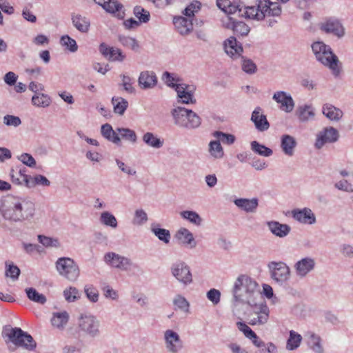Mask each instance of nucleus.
Segmentation results:
<instances>
[{
  "label": "nucleus",
  "mask_w": 353,
  "mask_h": 353,
  "mask_svg": "<svg viewBox=\"0 0 353 353\" xmlns=\"http://www.w3.org/2000/svg\"><path fill=\"white\" fill-rule=\"evenodd\" d=\"M34 210L32 202L15 199L5 201L0 207V212L4 219L12 221H21L32 218Z\"/></svg>",
  "instance_id": "f257e3e1"
},
{
  "label": "nucleus",
  "mask_w": 353,
  "mask_h": 353,
  "mask_svg": "<svg viewBox=\"0 0 353 353\" xmlns=\"http://www.w3.org/2000/svg\"><path fill=\"white\" fill-rule=\"evenodd\" d=\"M234 296L236 300L252 305L257 297L260 296V291L257 283L246 275L239 276L234 286Z\"/></svg>",
  "instance_id": "f03ea898"
},
{
  "label": "nucleus",
  "mask_w": 353,
  "mask_h": 353,
  "mask_svg": "<svg viewBox=\"0 0 353 353\" xmlns=\"http://www.w3.org/2000/svg\"><path fill=\"white\" fill-rule=\"evenodd\" d=\"M243 14L245 18L263 19L267 16H279L281 13V7L277 2L270 0H258L256 6L245 7L243 8Z\"/></svg>",
  "instance_id": "7ed1b4c3"
},
{
  "label": "nucleus",
  "mask_w": 353,
  "mask_h": 353,
  "mask_svg": "<svg viewBox=\"0 0 353 353\" xmlns=\"http://www.w3.org/2000/svg\"><path fill=\"white\" fill-rule=\"evenodd\" d=\"M163 80L169 87L175 89L178 97L181 99L183 103H194L196 100L194 99L193 93L194 88L189 85L180 83V79L175 78L173 74L165 72L162 77Z\"/></svg>",
  "instance_id": "20e7f679"
},
{
  "label": "nucleus",
  "mask_w": 353,
  "mask_h": 353,
  "mask_svg": "<svg viewBox=\"0 0 353 353\" xmlns=\"http://www.w3.org/2000/svg\"><path fill=\"white\" fill-rule=\"evenodd\" d=\"M6 336L17 346L32 351L37 347V343L32 336L19 327L10 328L6 330Z\"/></svg>",
  "instance_id": "39448f33"
},
{
  "label": "nucleus",
  "mask_w": 353,
  "mask_h": 353,
  "mask_svg": "<svg viewBox=\"0 0 353 353\" xmlns=\"http://www.w3.org/2000/svg\"><path fill=\"white\" fill-rule=\"evenodd\" d=\"M317 59L323 65L328 66L335 74L339 72L337 57L333 54L330 46H311Z\"/></svg>",
  "instance_id": "423d86ee"
},
{
  "label": "nucleus",
  "mask_w": 353,
  "mask_h": 353,
  "mask_svg": "<svg viewBox=\"0 0 353 353\" xmlns=\"http://www.w3.org/2000/svg\"><path fill=\"white\" fill-rule=\"evenodd\" d=\"M172 114L176 123L178 125L194 128L201 124L199 117L192 110L186 108L178 107L173 110Z\"/></svg>",
  "instance_id": "0eeeda50"
},
{
  "label": "nucleus",
  "mask_w": 353,
  "mask_h": 353,
  "mask_svg": "<svg viewBox=\"0 0 353 353\" xmlns=\"http://www.w3.org/2000/svg\"><path fill=\"white\" fill-rule=\"evenodd\" d=\"M56 268L59 274L69 281H74L79 276V266L70 258H59L56 262Z\"/></svg>",
  "instance_id": "6e6552de"
},
{
  "label": "nucleus",
  "mask_w": 353,
  "mask_h": 353,
  "mask_svg": "<svg viewBox=\"0 0 353 353\" xmlns=\"http://www.w3.org/2000/svg\"><path fill=\"white\" fill-rule=\"evenodd\" d=\"M252 310L248 314V323L251 325H263L268 322L270 310L265 303L251 305Z\"/></svg>",
  "instance_id": "1a4fd4ad"
},
{
  "label": "nucleus",
  "mask_w": 353,
  "mask_h": 353,
  "mask_svg": "<svg viewBox=\"0 0 353 353\" xmlns=\"http://www.w3.org/2000/svg\"><path fill=\"white\" fill-rule=\"evenodd\" d=\"M78 332L95 336L99 333V322L93 316H81L78 321Z\"/></svg>",
  "instance_id": "9d476101"
},
{
  "label": "nucleus",
  "mask_w": 353,
  "mask_h": 353,
  "mask_svg": "<svg viewBox=\"0 0 353 353\" xmlns=\"http://www.w3.org/2000/svg\"><path fill=\"white\" fill-rule=\"evenodd\" d=\"M320 30L341 38L345 34V29L341 22L335 18H328L319 24Z\"/></svg>",
  "instance_id": "9b49d317"
},
{
  "label": "nucleus",
  "mask_w": 353,
  "mask_h": 353,
  "mask_svg": "<svg viewBox=\"0 0 353 353\" xmlns=\"http://www.w3.org/2000/svg\"><path fill=\"white\" fill-rule=\"evenodd\" d=\"M272 278L277 282L288 280L290 276V268L283 262H271L268 264Z\"/></svg>",
  "instance_id": "f8f14e48"
},
{
  "label": "nucleus",
  "mask_w": 353,
  "mask_h": 353,
  "mask_svg": "<svg viewBox=\"0 0 353 353\" xmlns=\"http://www.w3.org/2000/svg\"><path fill=\"white\" fill-rule=\"evenodd\" d=\"M172 272L177 280L184 284L190 283L192 281L190 269L184 263L174 264L172 268Z\"/></svg>",
  "instance_id": "ddd939ff"
},
{
  "label": "nucleus",
  "mask_w": 353,
  "mask_h": 353,
  "mask_svg": "<svg viewBox=\"0 0 353 353\" xmlns=\"http://www.w3.org/2000/svg\"><path fill=\"white\" fill-rule=\"evenodd\" d=\"M105 261L112 267L121 270H127L131 265L130 259L114 252L107 253L105 255Z\"/></svg>",
  "instance_id": "4468645a"
},
{
  "label": "nucleus",
  "mask_w": 353,
  "mask_h": 353,
  "mask_svg": "<svg viewBox=\"0 0 353 353\" xmlns=\"http://www.w3.org/2000/svg\"><path fill=\"white\" fill-rule=\"evenodd\" d=\"M292 217L297 221L303 224H313L316 221V217L312 210L305 208L292 211Z\"/></svg>",
  "instance_id": "2eb2a0df"
},
{
  "label": "nucleus",
  "mask_w": 353,
  "mask_h": 353,
  "mask_svg": "<svg viewBox=\"0 0 353 353\" xmlns=\"http://www.w3.org/2000/svg\"><path fill=\"white\" fill-rule=\"evenodd\" d=\"M338 139V132L333 128H326L321 132L316 139L315 146L321 148L326 143L334 142Z\"/></svg>",
  "instance_id": "dca6fc26"
},
{
  "label": "nucleus",
  "mask_w": 353,
  "mask_h": 353,
  "mask_svg": "<svg viewBox=\"0 0 353 353\" xmlns=\"http://www.w3.org/2000/svg\"><path fill=\"white\" fill-rule=\"evenodd\" d=\"M273 99L280 104V108L286 112L292 111L294 103L290 95L287 94L285 92H276L273 95Z\"/></svg>",
  "instance_id": "f3484780"
},
{
  "label": "nucleus",
  "mask_w": 353,
  "mask_h": 353,
  "mask_svg": "<svg viewBox=\"0 0 353 353\" xmlns=\"http://www.w3.org/2000/svg\"><path fill=\"white\" fill-rule=\"evenodd\" d=\"M165 340L167 348L172 352H176L182 347V342L179 334L173 330L165 331Z\"/></svg>",
  "instance_id": "a211bd4d"
},
{
  "label": "nucleus",
  "mask_w": 353,
  "mask_h": 353,
  "mask_svg": "<svg viewBox=\"0 0 353 353\" xmlns=\"http://www.w3.org/2000/svg\"><path fill=\"white\" fill-rule=\"evenodd\" d=\"M251 120L259 131L267 130L270 127L266 116L263 114L262 110L259 107L256 108L252 112Z\"/></svg>",
  "instance_id": "6ab92c4d"
},
{
  "label": "nucleus",
  "mask_w": 353,
  "mask_h": 353,
  "mask_svg": "<svg viewBox=\"0 0 353 353\" xmlns=\"http://www.w3.org/2000/svg\"><path fill=\"white\" fill-rule=\"evenodd\" d=\"M99 50L110 61H122L125 58V55L116 46H100Z\"/></svg>",
  "instance_id": "aec40b11"
},
{
  "label": "nucleus",
  "mask_w": 353,
  "mask_h": 353,
  "mask_svg": "<svg viewBox=\"0 0 353 353\" xmlns=\"http://www.w3.org/2000/svg\"><path fill=\"white\" fill-rule=\"evenodd\" d=\"M26 168L12 169L10 172L12 182L16 185L24 184L27 187L30 176L26 174Z\"/></svg>",
  "instance_id": "412c9836"
},
{
  "label": "nucleus",
  "mask_w": 353,
  "mask_h": 353,
  "mask_svg": "<svg viewBox=\"0 0 353 353\" xmlns=\"http://www.w3.org/2000/svg\"><path fill=\"white\" fill-rule=\"evenodd\" d=\"M315 262L311 258H304L295 264V269L298 275L305 276L314 268Z\"/></svg>",
  "instance_id": "4be33fe9"
},
{
  "label": "nucleus",
  "mask_w": 353,
  "mask_h": 353,
  "mask_svg": "<svg viewBox=\"0 0 353 353\" xmlns=\"http://www.w3.org/2000/svg\"><path fill=\"white\" fill-rule=\"evenodd\" d=\"M174 24L179 33L182 35L188 34L193 29L192 21L183 17L174 18Z\"/></svg>",
  "instance_id": "5701e85b"
},
{
  "label": "nucleus",
  "mask_w": 353,
  "mask_h": 353,
  "mask_svg": "<svg viewBox=\"0 0 353 353\" xmlns=\"http://www.w3.org/2000/svg\"><path fill=\"white\" fill-rule=\"evenodd\" d=\"M157 83V78L152 72H142L139 78V85L143 88L154 87Z\"/></svg>",
  "instance_id": "b1692460"
},
{
  "label": "nucleus",
  "mask_w": 353,
  "mask_h": 353,
  "mask_svg": "<svg viewBox=\"0 0 353 353\" xmlns=\"http://www.w3.org/2000/svg\"><path fill=\"white\" fill-rule=\"evenodd\" d=\"M69 320V314L67 312H54L51 319L52 325L57 329L63 330Z\"/></svg>",
  "instance_id": "393cba45"
},
{
  "label": "nucleus",
  "mask_w": 353,
  "mask_h": 353,
  "mask_svg": "<svg viewBox=\"0 0 353 353\" xmlns=\"http://www.w3.org/2000/svg\"><path fill=\"white\" fill-rule=\"evenodd\" d=\"M270 231L279 237H283L288 235L290 231V227L286 224H281L276 221L268 223Z\"/></svg>",
  "instance_id": "a878e982"
},
{
  "label": "nucleus",
  "mask_w": 353,
  "mask_h": 353,
  "mask_svg": "<svg viewBox=\"0 0 353 353\" xmlns=\"http://www.w3.org/2000/svg\"><path fill=\"white\" fill-rule=\"evenodd\" d=\"M323 113L332 121H339L343 116V112L340 109L329 103L323 105Z\"/></svg>",
  "instance_id": "bb28decb"
},
{
  "label": "nucleus",
  "mask_w": 353,
  "mask_h": 353,
  "mask_svg": "<svg viewBox=\"0 0 353 353\" xmlns=\"http://www.w3.org/2000/svg\"><path fill=\"white\" fill-rule=\"evenodd\" d=\"M234 203L246 212H253L258 206V200L256 199H238L234 201Z\"/></svg>",
  "instance_id": "cd10ccee"
},
{
  "label": "nucleus",
  "mask_w": 353,
  "mask_h": 353,
  "mask_svg": "<svg viewBox=\"0 0 353 353\" xmlns=\"http://www.w3.org/2000/svg\"><path fill=\"white\" fill-rule=\"evenodd\" d=\"M176 237L182 243L190 245L191 248L196 245L192 234L186 228H181L176 234Z\"/></svg>",
  "instance_id": "c85d7f7f"
},
{
  "label": "nucleus",
  "mask_w": 353,
  "mask_h": 353,
  "mask_svg": "<svg viewBox=\"0 0 353 353\" xmlns=\"http://www.w3.org/2000/svg\"><path fill=\"white\" fill-rule=\"evenodd\" d=\"M101 134L105 139L114 143L119 144L121 141V139L118 134L108 123H105L101 126Z\"/></svg>",
  "instance_id": "c756f323"
},
{
  "label": "nucleus",
  "mask_w": 353,
  "mask_h": 353,
  "mask_svg": "<svg viewBox=\"0 0 353 353\" xmlns=\"http://www.w3.org/2000/svg\"><path fill=\"white\" fill-rule=\"evenodd\" d=\"M114 112L123 115L128 106V102L121 97H114L112 99Z\"/></svg>",
  "instance_id": "7c9ffc66"
},
{
  "label": "nucleus",
  "mask_w": 353,
  "mask_h": 353,
  "mask_svg": "<svg viewBox=\"0 0 353 353\" xmlns=\"http://www.w3.org/2000/svg\"><path fill=\"white\" fill-rule=\"evenodd\" d=\"M302 341V336L294 330L290 331V336L287 341L286 349L294 350L297 349Z\"/></svg>",
  "instance_id": "2f4dec72"
},
{
  "label": "nucleus",
  "mask_w": 353,
  "mask_h": 353,
  "mask_svg": "<svg viewBox=\"0 0 353 353\" xmlns=\"http://www.w3.org/2000/svg\"><path fill=\"white\" fill-rule=\"evenodd\" d=\"M72 19L73 25L78 30L82 32H85L88 30L90 21L85 17L77 14L73 16Z\"/></svg>",
  "instance_id": "473e14b6"
},
{
  "label": "nucleus",
  "mask_w": 353,
  "mask_h": 353,
  "mask_svg": "<svg viewBox=\"0 0 353 353\" xmlns=\"http://www.w3.org/2000/svg\"><path fill=\"white\" fill-rule=\"evenodd\" d=\"M50 97L43 93H37L32 97V102L33 105L37 107L46 108L51 103Z\"/></svg>",
  "instance_id": "72a5a7b5"
},
{
  "label": "nucleus",
  "mask_w": 353,
  "mask_h": 353,
  "mask_svg": "<svg viewBox=\"0 0 353 353\" xmlns=\"http://www.w3.org/2000/svg\"><path fill=\"white\" fill-rule=\"evenodd\" d=\"M296 145V142L293 137L289 135H285L283 137L281 147L284 152L288 155H292L293 149Z\"/></svg>",
  "instance_id": "f704fd0d"
},
{
  "label": "nucleus",
  "mask_w": 353,
  "mask_h": 353,
  "mask_svg": "<svg viewBox=\"0 0 353 353\" xmlns=\"http://www.w3.org/2000/svg\"><path fill=\"white\" fill-rule=\"evenodd\" d=\"M50 184V181L44 176L38 174L34 176H30L28 181L27 187L33 188L36 185L49 186Z\"/></svg>",
  "instance_id": "c9c22d12"
},
{
  "label": "nucleus",
  "mask_w": 353,
  "mask_h": 353,
  "mask_svg": "<svg viewBox=\"0 0 353 353\" xmlns=\"http://www.w3.org/2000/svg\"><path fill=\"white\" fill-rule=\"evenodd\" d=\"M26 292L28 299L32 301L43 304L46 301V296L39 294L37 290L32 288L26 289Z\"/></svg>",
  "instance_id": "e433bc0d"
},
{
  "label": "nucleus",
  "mask_w": 353,
  "mask_h": 353,
  "mask_svg": "<svg viewBox=\"0 0 353 353\" xmlns=\"http://www.w3.org/2000/svg\"><path fill=\"white\" fill-rule=\"evenodd\" d=\"M134 16L139 19L140 23H147L150 18V12L140 6H137L133 10Z\"/></svg>",
  "instance_id": "4c0bfd02"
},
{
  "label": "nucleus",
  "mask_w": 353,
  "mask_h": 353,
  "mask_svg": "<svg viewBox=\"0 0 353 353\" xmlns=\"http://www.w3.org/2000/svg\"><path fill=\"white\" fill-rule=\"evenodd\" d=\"M143 140L147 145L153 148H159L163 145V141L151 132L145 133L143 137Z\"/></svg>",
  "instance_id": "58836bf2"
},
{
  "label": "nucleus",
  "mask_w": 353,
  "mask_h": 353,
  "mask_svg": "<svg viewBox=\"0 0 353 353\" xmlns=\"http://www.w3.org/2000/svg\"><path fill=\"white\" fill-rule=\"evenodd\" d=\"M252 150L260 155L264 157H270L272 154V150L265 145L259 144L257 141H254L251 143Z\"/></svg>",
  "instance_id": "ea45409f"
},
{
  "label": "nucleus",
  "mask_w": 353,
  "mask_h": 353,
  "mask_svg": "<svg viewBox=\"0 0 353 353\" xmlns=\"http://www.w3.org/2000/svg\"><path fill=\"white\" fill-rule=\"evenodd\" d=\"M117 132L119 134L122 139L132 143L137 141V135L134 130L129 128H118Z\"/></svg>",
  "instance_id": "a19ab883"
},
{
  "label": "nucleus",
  "mask_w": 353,
  "mask_h": 353,
  "mask_svg": "<svg viewBox=\"0 0 353 353\" xmlns=\"http://www.w3.org/2000/svg\"><path fill=\"white\" fill-rule=\"evenodd\" d=\"M309 345L316 353H323V349L321 345V339L314 333L310 335Z\"/></svg>",
  "instance_id": "79ce46f5"
},
{
  "label": "nucleus",
  "mask_w": 353,
  "mask_h": 353,
  "mask_svg": "<svg viewBox=\"0 0 353 353\" xmlns=\"http://www.w3.org/2000/svg\"><path fill=\"white\" fill-rule=\"evenodd\" d=\"M209 152L214 158H221L223 156V150L218 141H213L210 143Z\"/></svg>",
  "instance_id": "37998d69"
},
{
  "label": "nucleus",
  "mask_w": 353,
  "mask_h": 353,
  "mask_svg": "<svg viewBox=\"0 0 353 353\" xmlns=\"http://www.w3.org/2000/svg\"><path fill=\"white\" fill-rule=\"evenodd\" d=\"M225 53L232 59L239 58L242 52V46H224Z\"/></svg>",
  "instance_id": "c03bdc74"
},
{
  "label": "nucleus",
  "mask_w": 353,
  "mask_h": 353,
  "mask_svg": "<svg viewBox=\"0 0 353 353\" xmlns=\"http://www.w3.org/2000/svg\"><path fill=\"white\" fill-rule=\"evenodd\" d=\"M102 223L107 226L116 228L117 226V221L114 215L108 212L101 213L100 217Z\"/></svg>",
  "instance_id": "a18cd8bd"
},
{
  "label": "nucleus",
  "mask_w": 353,
  "mask_h": 353,
  "mask_svg": "<svg viewBox=\"0 0 353 353\" xmlns=\"http://www.w3.org/2000/svg\"><path fill=\"white\" fill-rule=\"evenodd\" d=\"M181 216L183 219H187L190 222L197 225H199L202 221L200 216L196 212L193 211H183L181 212Z\"/></svg>",
  "instance_id": "49530a36"
},
{
  "label": "nucleus",
  "mask_w": 353,
  "mask_h": 353,
  "mask_svg": "<svg viewBox=\"0 0 353 353\" xmlns=\"http://www.w3.org/2000/svg\"><path fill=\"white\" fill-rule=\"evenodd\" d=\"M214 137L218 139V141H221L224 144H232L234 142L235 137L232 134H225L222 132H214Z\"/></svg>",
  "instance_id": "de8ad7c7"
},
{
  "label": "nucleus",
  "mask_w": 353,
  "mask_h": 353,
  "mask_svg": "<svg viewBox=\"0 0 353 353\" xmlns=\"http://www.w3.org/2000/svg\"><path fill=\"white\" fill-rule=\"evenodd\" d=\"M152 231L159 238V240L163 241L165 243H169L170 234L168 230L153 227L152 228Z\"/></svg>",
  "instance_id": "09e8293b"
},
{
  "label": "nucleus",
  "mask_w": 353,
  "mask_h": 353,
  "mask_svg": "<svg viewBox=\"0 0 353 353\" xmlns=\"http://www.w3.org/2000/svg\"><path fill=\"white\" fill-rule=\"evenodd\" d=\"M314 112L311 106L305 105L303 108H300L299 112V118L300 120L306 121L313 118Z\"/></svg>",
  "instance_id": "8fccbe9b"
},
{
  "label": "nucleus",
  "mask_w": 353,
  "mask_h": 353,
  "mask_svg": "<svg viewBox=\"0 0 353 353\" xmlns=\"http://www.w3.org/2000/svg\"><path fill=\"white\" fill-rule=\"evenodd\" d=\"M238 329L243 333L245 336L249 339L255 336V332L245 323L239 321L236 323Z\"/></svg>",
  "instance_id": "3c124183"
},
{
  "label": "nucleus",
  "mask_w": 353,
  "mask_h": 353,
  "mask_svg": "<svg viewBox=\"0 0 353 353\" xmlns=\"http://www.w3.org/2000/svg\"><path fill=\"white\" fill-rule=\"evenodd\" d=\"M243 6L239 3L236 4L230 2L229 6H227V9L225 10V12L228 14L237 13L238 16L243 17Z\"/></svg>",
  "instance_id": "603ef678"
},
{
  "label": "nucleus",
  "mask_w": 353,
  "mask_h": 353,
  "mask_svg": "<svg viewBox=\"0 0 353 353\" xmlns=\"http://www.w3.org/2000/svg\"><path fill=\"white\" fill-rule=\"evenodd\" d=\"M201 3L198 1H194L191 3L185 10L183 14L187 17L194 16V12H197L201 8Z\"/></svg>",
  "instance_id": "864d4df0"
},
{
  "label": "nucleus",
  "mask_w": 353,
  "mask_h": 353,
  "mask_svg": "<svg viewBox=\"0 0 353 353\" xmlns=\"http://www.w3.org/2000/svg\"><path fill=\"white\" fill-rule=\"evenodd\" d=\"M242 69L246 73L254 74L256 71V65L252 60L243 58Z\"/></svg>",
  "instance_id": "5fc2aeb1"
},
{
  "label": "nucleus",
  "mask_w": 353,
  "mask_h": 353,
  "mask_svg": "<svg viewBox=\"0 0 353 353\" xmlns=\"http://www.w3.org/2000/svg\"><path fill=\"white\" fill-rule=\"evenodd\" d=\"M8 267L6 270V276L8 277H10L13 280H16L18 279L19 274H20V270L19 268L14 265H6Z\"/></svg>",
  "instance_id": "6e6d98bb"
},
{
  "label": "nucleus",
  "mask_w": 353,
  "mask_h": 353,
  "mask_svg": "<svg viewBox=\"0 0 353 353\" xmlns=\"http://www.w3.org/2000/svg\"><path fill=\"white\" fill-rule=\"evenodd\" d=\"M3 123L8 126L17 127L21 123L19 117L13 115H6L3 117Z\"/></svg>",
  "instance_id": "4d7b16f0"
},
{
  "label": "nucleus",
  "mask_w": 353,
  "mask_h": 353,
  "mask_svg": "<svg viewBox=\"0 0 353 353\" xmlns=\"http://www.w3.org/2000/svg\"><path fill=\"white\" fill-rule=\"evenodd\" d=\"M19 160L25 165L33 168L36 165V161L32 155L23 153L19 157Z\"/></svg>",
  "instance_id": "13d9d810"
},
{
  "label": "nucleus",
  "mask_w": 353,
  "mask_h": 353,
  "mask_svg": "<svg viewBox=\"0 0 353 353\" xmlns=\"http://www.w3.org/2000/svg\"><path fill=\"white\" fill-rule=\"evenodd\" d=\"M38 239L39 242L43 245L44 246H55L57 247L59 244L58 241L57 239H53L50 237L39 235Z\"/></svg>",
  "instance_id": "bf43d9fd"
},
{
  "label": "nucleus",
  "mask_w": 353,
  "mask_h": 353,
  "mask_svg": "<svg viewBox=\"0 0 353 353\" xmlns=\"http://www.w3.org/2000/svg\"><path fill=\"white\" fill-rule=\"evenodd\" d=\"M105 4H108L110 9L112 8V10H106L110 13L118 12V15H120V10L122 9V4L118 3L117 0H108Z\"/></svg>",
  "instance_id": "052dcab7"
},
{
  "label": "nucleus",
  "mask_w": 353,
  "mask_h": 353,
  "mask_svg": "<svg viewBox=\"0 0 353 353\" xmlns=\"http://www.w3.org/2000/svg\"><path fill=\"white\" fill-rule=\"evenodd\" d=\"M233 29L239 32L241 35H245L249 32V27L243 22L239 21L234 23Z\"/></svg>",
  "instance_id": "680f3d73"
},
{
  "label": "nucleus",
  "mask_w": 353,
  "mask_h": 353,
  "mask_svg": "<svg viewBox=\"0 0 353 353\" xmlns=\"http://www.w3.org/2000/svg\"><path fill=\"white\" fill-rule=\"evenodd\" d=\"M64 296L68 301H74L77 297L78 290L75 288H69L63 292Z\"/></svg>",
  "instance_id": "e2e57ef3"
},
{
  "label": "nucleus",
  "mask_w": 353,
  "mask_h": 353,
  "mask_svg": "<svg viewBox=\"0 0 353 353\" xmlns=\"http://www.w3.org/2000/svg\"><path fill=\"white\" fill-rule=\"evenodd\" d=\"M148 219L147 214L142 210H137L135 212L134 223L141 225L145 222Z\"/></svg>",
  "instance_id": "0e129e2a"
},
{
  "label": "nucleus",
  "mask_w": 353,
  "mask_h": 353,
  "mask_svg": "<svg viewBox=\"0 0 353 353\" xmlns=\"http://www.w3.org/2000/svg\"><path fill=\"white\" fill-rule=\"evenodd\" d=\"M174 305L181 310H187L189 306V303L186 299L179 295L174 299Z\"/></svg>",
  "instance_id": "69168bd1"
},
{
  "label": "nucleus",
  "mask_w": 353,
  "mask_h": 353,
  "mask_svg": "<svg viewBox=\"0 0 353 353\" xmlns=\"http://www.w3.org/2000/svg\"><path fill=\"white\" fill-rule=\"evenodd\" d=\"M220 296V292L216 289L210 290L207 294L208 299L214 304H217L219 302Z\"/></svg>",
  "instance_id": "338daca9"
},
{
  "label": "nucleus",
  "mask_w": 353,
  "mask_h": 353,
  "mask_svg": "<svg viewBox=\"0 0 353 353\" xmlns=\"http://www.w3.org/2000/svg\"><path fill=\"white\" fill-rule=\"evenodd\" d=\"M85 292L88 298L92 302H96L98 300L99 294L97 290L92 287L85 288Z\"/></svg>",
  "instance_id": "774afa93"
}]
</instances>
